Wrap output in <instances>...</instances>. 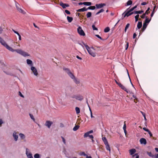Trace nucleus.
<instances>
[{
  "label": "nucleus",
  "mask_w": 158,
  "mask_h": 158,
  "mask_svg": "<svg viewBox=\"0 0 158 158\" xmlns=\"http://www.w3.org/2000/svg\"><path fill=\"white\" fill-rule=\"evenodd\" d=\"M10 51L12 52H16L17 53L20 54L24 57L29 56L30 55L28 53L23 51L21 49H14L10 47Z\"/></svg>",
  "instance_id": "obj_1"
},
{
  "label": "nucleus",
  "mask_w": 158,
  "mask_h": 158,
  "mask_svg": "<svg viewBox=\"0 0 158 158\" xmlns=\"http://www.w3.org/2000/svg\"><path fill=\"white\" fill-rule=\"evenodd\" d=\"M86 49L89 53L93 57L96 56V53L93 52V50H95L93 47H89L88 46H86Z\"/></svg>",
  "instance_id": "obj_2"
},
{
  "label": "nucleus",
  "mask_w": 158,
  "mask_h": 158,
  "mask_svg": "<svg viewBox=\"0 0 158 158\" xmlns=\"http://www.w3.org/2000/svg\"><path fill=\"white\" fill-rule=\"evenodd\" d=\"M63 70L72 79L74 78V77H75V76L71 72L69 69L65 67H64L63 68Z\"/></svg>",
  "instance_id": "obj_3"
},
{
  "label": "nucleus",
  "mask_w": 158,
  "mask_h": 158,
  "mask_svg": "<svg viewBox=\"0 0 158 158\" xmlns=\"http://www.w3.org/2000/svg\"><path fill=\"white\" fill-rule=\"evenodd\" d=\"M0 42L2 45L5 47L7 49L10 50V47L6 44V42L0 37Z\"/></svg>",
  "instance_id": "obj_4"
},
{
  "label": "nucleus",
  "mask_w": 158,
  "mask_h": 158,
  "mask_svg": "<svg viewBox=\"0 0 158 158\" xmlns=\"http://www.w3.org/2000/svg\"><path fill=\"white\" fill-rule=\"evenodd\" d=\"M73 98H75L76 100L81 101L83 99V96L80 94H76L73 96Z\"/></svg>",
  "instance_id": "obj_5"
},
{
  "label": "nucleus",
  "mask_w": 158,
  "mask_h": 158,
  "mask_svg": "<svg viewBox=\"0 0 158 158\" xmlns=\"http://www.w3.org/2000/svg\"><path fill=\"white\" fill-rule=\"evenodd\" d=\"M15 6L19 12L22 13L23 14H25L26 12L19 7L20 5L18 3H16Z\"/></svg>",
  "instance_id": "obj_6"
},
{
  "label": "nucleus",
  "mask_w": 158,
  "mask_h": 158,
  "mask_svg": "<svg viewBox=\"0 0 158 158\" xmlns=\"http://www.w3.org/2000/svg\"><path fill=\"white\" fill-rule=\"evenodd\" d=\"M77 30L78 33L81 35L84 36L85 35V32L81 27H79L77 28Z\"/></svg>",
  "instance_id": "obj_7"
},
{
  "label": "nucleus",
  "mask_w": 158,
  "mask_h": 158,
  "mask_svg": "<svg viewBox=\"0 0 158 158\" xmlns=\"http://www.w3.org/2000/svg\"><path fill=\"white\" fill-rule=\"evenodd\" d=\"M31 69L32 72L34 74L35 76H38V73L37 72V70L35 67L33 66H32L31 68Z\"/></svg>",
  "instance_id": "obj_8"
},
{
  "label": "nucleus",
  "mask_w": 158,
  "mask_h": 158,
  "mask_svg": "<svg viewBox=\"0 0 158 158\" xmlns=\"http://www.w3.org/2000/svg\"><path fill=\"white\" fill-rule=\"evenodd\" d=\"M52 124V122L48 120L46 121L45 123V125L48 128H50Z\"/></svg>",
  "instance_id": "obj_9"
},
{
  "label": "nucleus",
  "mask_w": 158,
  "mask_h": 158,
  "mask_svg": "<svg viewBox=\"0 0 158 158\" xmlns=\"http://www.w3.org/2000/svg\"><path fill=\"white\" fill-rule=\"evenodd\" d=\"M128 9L129 8L127 9V10L125 11L126 15H127V17H128L134 14L133 12H131L129 10H128Z\"/></svg>",
  "instance_id": "obj_10"
},
{
  "label": "nucleus",
  "mask_w": 158,
  "mask_h": 158,
  "mask_svg": "<svg viewBox=\"0 0 158 158\" xmlns=\"http://www.w3.org/2000/svg\"><path fill=\"white\" fill-rule=\"evenodd\" d=\"M18 134V132H14L13 134V138H14V139L15 141H16L18 138V136L17 134Z\"/></svg>",
  "instance_id": "obj_11"
},
{
  "label": "nucleus",
  "mask_w": 158,
  "mask_h": 158,
  "mask_svg": "<svg viewBox=\"0 0 158 158\" xmlns=\"http://www.w3.org/2000/svg\"><path fill=\"white\" fill-rule=\"evenodd\" d=\"M106 4L105 3H101L99 4H96L95 6L97 9H100L106 6Z\"/></svg>",
  "instance_id": "obj_12"
},
{
  "label": "nucleus",
  "mask_w": 158,
  "mask_h": 158,
  "mask_svg": "<svg viewBox=\"0 0 158 158\" xmlns=\"http://www.w3.org/2000/svg\"><path fill=\"white\" fill-rule=\"evenodd\" d=\"M28 149L27 148L26 149V154L27 156V157L28 158H33L32 156V154L30 153H29L28 152Z\"/></svg>",
  "instance_id": "obj_13"
},
{
  "label": "nucleus",
  "mask_w": 158,
  "mask_h": 158,
  "mask_svg": "<svg viewBox=\"0 0 158 158\" xmlns=\"http://www.w3.org/2000/svg\"><path fill=\"white\" fill-rule=\"evenodd\" d=\"M60 5L64 9L66 8V7H68L69 6V4L64 3L61 2H60Z\"/></svg>",
  "instance_id": "obj_14"
},
{
  "label": "nucleus",
  "mask_w": 158,
  "mask_h": 158,
  "mask_svg": "<svg viewBox=\"0 0 158 158\" xmlns=\"http://www.w3.org/2000/svg\"><path fill=\"white\" fill-rule=\"evenodd\" d=\"M141 144L145 145L147 143V142L146 139L144 138H142L139 140Z\"/></svg>",
  "instance_id": "obj_15"
},
{
  "label": "nucleus",
  "mask_w": 158,
  "mask_h": 158,
  "mask_svg": "<svg viewBox=\"0 0 158 158\" xmlns=\"http://www.w3.org/2000/svg\"><path fill=\"white\" fill-rule=\"evenodd\" d=\"M148 25V24L144 22L143 23V27L141 29V31L142 32L143 31L145 30V29H146V28L147 27Z\"/></svg>",
  "instance_id": "obj_16"
},
{
  "label": "nucleus",
  "mask_w": 158,
  "mask_h": 158,
  "mask_svg": "<svg viewBox=\"0 0 158 158\" xmlns=\"http://www.w3.org/2000/svg\"><path fill=\"white\" fill-rule=\"evenodd\" d=\"M12 47L15 48H17V47H20V46L19 44H18L17 42H14L12 45Z\"/></svg>",
  "instance_id": "obj_17"
},
{
  "label": "nucleus",
  "mask_w": 158,
  "mask_h": 158,
  "mask_svg": "<svg viewBox=\"0 0 158 158\" xmlns=\"http://www.w3.org/2000/svg\"><path fill=\"white\" fill-rule=\"evenodd\" d=\"M105 145L106 148V149L107 150H109V151L110 152V146H109V145L108 143H105Z\"/></svg>",
  "instance_id": "obj_18"
},
{
  "label": "nucleus",
  "mask_w": 158,
  "mask_h": 158,
  "mask_svg": "<svg viewBox=\"0 0 158 158\" xmlns=\"http://www.w3.org/2000/svg\"><path fill=\"white\" fill-rule=\"evenodd\" d=\"M120 88L123 89V90L125 91L127 93H129L130 91L128 90L123 85H122L121 86Z\"/></svg>",
  "instance_id": "obj_19"
},
{
  "label": "nucleus",
  "mask_w": 158,
  "mask_h": 158,
  "mask_svg": "<svg viewBox=\"0 0 158 158\" xmlns=\"http://www.w3.org/2000/svg\"><path fill=\"white\" fill-rule=\"evenodd\" d=\"M74 82L77 84H78L80 83V81L79 80H78L77 78L76 77H74V78L72 79Z\"/></svg>",
  "instance_id": "obj_20"
},
{
  "label": "nucleus",
  "mask_w": 158,
  "mask_h": 158,
  "mask_svg": "<svg viewBox=\"0 0 158 158\" xmlns=\"http://www.w3.org/2000/svg\"><path fill=\"white\" fill-rule=\"evenodd\" d=\"M20 138L22 140H24L25 139V136L22 133H20L19 134Z\"/></svg>",
  "instance_id": "obj_21"
},
{
  "label": "nucleus",
  "mask_w": 158,
  "mask_h": 158,
  "mask_svg": "<svg viewBox=\"0 0 158 158\" xmlns=\"http://www.w3.org/2000/svg\"><path fill=\"white\" fill-rule=\"evenodd\" d=\"M86 10H86V8L85 7H84L83 8H82L78 10H77V11L78 12H84V11H85Z\"/></svg>",
  "instance_id": "obj_22"
},
{
  "label": "nucleus",
  "mask_w": 158,
  "mask_h": 158,
  "mask_svg": "<svg viewBox=\"0 0 158 158\" xmlns=\"http://www.w3.org/2000/svg\"><path fill=\"white\" fill-rule=\"evenodd\" d=\"M136 150L135 149H132L129 150L130 153L131 155H132L136 152Z\"/></svg>",
  "instance_id": "obj_23"
},
{
  "label": "nucleus",
  "mask_w": 158,
  "mask_h": 158,
  "mask_svg": "<svg viewBox=\"0 0 158 158\" xmlns=\"http://www.w3.org/2000/svg\"><path fill=\"white\" fill-rule=\"evenodd\" d=\"M142 26V22H139L137 25V27L138 29L140 28Z\"/></svg>",
  "instance_id": "obj_24"
},
{
  "label": "nucleus",
  "mask_w": 158,
  "mask_h": 158,
  "mask_svg": "<svg viewBox=\"0 0 158 158\" xmlns=\"http://www.w3.org/2000/svg\"><path fill=\"white\" fill-rule=\"evenodd\" d=\"M143 12V11L142 10L133 11V13L134 14H140Z\"/></svg>",
  "instance_id": "obj_25"
},
{
  "label": "nucleus",
  "mask_w": 158,
  "mask_h": 158,
  "mask_svg": "<svg viewBox=\"0 0 158 158\" xmlns=\"http://www.w3.org/2000/svg\"><path fill=\"white\" fill-rule=\"evenodd\" d=\"M27 63L28 64H30L31 66L33 65L32 61L30 59L27 60Z\"/></svg>",
  "instance_id": "obj_26"
},
{
  "label": "nucleus",
  "mask_w": 158,
  "mask_h": 158,
  "mask_svg": "<svg viewBox=\"0 0 158 158\" xmlns=\"http://www.w3.org/2000/svg\"><path fill=\"white\" fill-rule=\"evenodd\" d=\"M67 18L68 22L69 23L71 22L72 21H73V18L72 17H70L69 16H67Z\"/></svg>",
  "instance_id": "obj_27"
},
{
  "label": "nucleus",
  "mask_w": 158,
  "mask_h": 158,
  "mask_svg": "<svg viewBox=\"0 0 158 158\" xmlns=\"http://www.w3.org/2000/svg\"><path fill=\"white\" fill-rule=\"evenodd\" d=\"M151 18H150V19H149L148 18H147V17H146V19L144 22L147 23L148 24V23L150 22L151 20Z\"/></svg>",
  "instance_id": "obj_28"
},
{
  "label": "nucleus",
  "mask_w": 158,
  "mask_h": 158,
  "mask_svg": "<svg viewBox=\"0 0 158 158\" xmlns=\"http://www.w3.org/2000/svg\"><path fill=\"white\" fill-rule=\"evenodd\" d=\"M84 5L85 6H89L92 5V3L90 2H84Z\"/></svg>",
  "instance_id": "obj_29"
},
{
  "label": "nucleus",
  "mask_w": 158,
  "mask_h": 158,
  "mask_svg": "<svg viewBox=\"0 0 158 158\" xmlns=\"http://www.w3.org/2000/svg\"><path fill=\"white\" fill-rule=\"evenodd\" d=\"M102 140L103 141L104 144L106 143H108V142L106 138V137H103L102 138Z\"/></svg>",
  "instance_id": "obj_30"
},
{
  "label": "nucleus",
  "mask_w": 158,
  "mask_h": 158,
  "mask_svg": "<svg viewBox=\"0 0 158 158\" xmlns=\"http://www.w3.org/2000/svg\"><path fill=\"white\" fill-rule=\"evenodd\" d=\"M75 110L77 114H78L80 112V108L78 107H77L75 108Z\"/></svg>",
  "instance_id": "obj_31"
},
{
  "label": "nucleus",
  "mask_w": 158,
  "mask_h": 158,
  "mask_svg": "<svg viewBox=\"0 0 158 158\" xmlns=\"http://www.w3.org/2000/svg\"><path fill=\"white\" fill-rule=\"evenodd\" d=\"M147 154L150 157L153 158L154 157V155H153L151 152H147Z\"/></svg>",
  "instance_id": "obj_32"
},
{
  "label": "nucleus",
  "mask_w": 158,
  "mask_h": 158,
  "mask_svg": "<svg viewBox=\"0 0 158 158\" xmlns=\"http://www.w3.org/2000/svg\"><path fill=\"white\" fill-rule=\"evenodd\" d=\"M110 30V28L109 27H107L104 30V31L105 32H107Z\"/></svg>",
  "instance_id": "obj_33"
},
{
  "label": "nucleus",
  "mask_w": 158,
  "mask_h": 158,
  "mask_svg": "<svg viewBox=\"0 0 158 158\" xmlns=\"http://www.w3.org/2000/svg\"><path fill=\"white\" fill-rule=\"evenodd\" d=\"M130 26V24L129 23H127L125 27L124 31L125 32H126L127 31V29L129 28Z\"/></svg>",
  "instance_id": "obj_34"
},
{
  "label": "nucleus",
  "mask_w": 158,
  "mask_h": 158,
  "mask_svg": "<svg viewBox=\"0 0 158 158\" xmlns=\"http://www.w3.org/2000/svg\"><path fill=\"white\" fill-rule=\"evenodd\" d=\"M132 2L131 0H129L128 1V2H127V6L131 5V4H132Z\"/></svg>",
  "instance_id": "obj_35"
},
{
  "label": "nucleus",
  "mask_w": 158,
  "mask_h": 158,
  "mask_svg": "<svg viewBox=\"0 0 158 158\" xmlns=\"http://www.w3.org/2000/svg\"><path fill=\"white\" fill-rule=\"evenodd\" d=\"M79 126H75L73 128V130L74 131H76L79 128Z\"/></svg>",
  "instance_id": "obj_36"
},
{
  "label": "nucleus",
  "mask_w": 158,
  "mask_h": 158,
  "mask_svg": "<svg viewBox=\"0 0 158 158\" xmlns=\"http://www.w3.org/2000/svg\"><path fill=\"white\" fill-rule=\"evenodd\" d=\"M92 13L91 12H88L86 14V16L87 18L90 17L91 16Z\"/></svg>",
  "instance_id": "obj_37"
},
{
  "label": "nucleus",
  "mask_w": 158,
  "mask_h": 158,
  "mask_svg": "<svg viewBox=\"0 0 158 158\" xmlns=\"http://www.w3.org/2000/svg\"><path fill=\"white\" fill-rule=\"evenodd\" d=\"M79 155L81 156H87V155L85 154V152H80L79 153Z\"/></svg>",
  "instance_id": "obj_38"
},
{
  "label": "nucleus",
  "mask_w": 158,
  "mask_h": 158,
  "mask_svg": "<svg viewBox=\"0 0 158 158\" xmlns=\"http://www.w3.org/2000/svg\"><path fill=\"white\" fill-rule=\"evenodd\" d=\"M139 15H137L135 16V22H136L138 21V20L139 19Z\"/></svg>",
  "instance_id": "obj_39"
},
{
  "label": "nucleus",
  "mask_w": 158,
  "mask_h": 158,
  "mask_svg": "<svg viewBox=\"0 0 158 158\" xmlns=\"http://www.w3.org/2000/svg\"><path fill=\"white\" fill-rule=\"evenodd\" d=\"M89 133L87 132L86 133H85L84 135V138H86L87 137L89 136Z\"/></svg>",
  "instance_id": "obj_40"
},
{
  "label": "nucleus",
  "mask_w": 158,
  "mask_h": 158,
  "mask_svg": "<svg viewBox=\"0 0 158 158\" xmlns=\"http://www.w3.org/2000/svg\"><path fill=\"white\" fill-rule=\"evenodd\" d=\"M34 157L35 158H40V155L39 154H35L34 155Z\"/></svg>",
  "instance_id": "obj_41"
},
{
  "label": "nucleus",
  "mask_w": 158,
  "mask_h": 158,
  "mask_svg": "<svg viewBox=\"0 0 158 158\" xmlns=\"http://www.w3.org/2000/svg\"><path fill=\"white\" fill-rule=\"evenodd\" d=\"M137 7V6L136 5L134 7H133L132 8H131V9L129 10L131 12L133 10L135 9Z\"/></svg>",
  "instance_id": "obj_42"
},
{
  "label": "nucleus",
  "mask_w": 158,
  "mask_h": 158,
  "mask_svg": "<svg viewBox=\"0 0 158 158\" xmlns=\"http://www.w3.org/2000/svg\"><path fill=\"white\" fill-rule=\"evenodd\" d=\"M29 115L30 116V118L32 119L34 121H35V119L34 118V117L33 115L31 114H30Z\"/></svg>",
  "instance_id": "obj_43"
},
{
  "label": "nucleus",
  "mask_w": 158,
  "mask_h": 158,
  "mask_svg": "<svg viewBox=\"0 0 158 158\" xmlns=\"http://www.w3.org/2000/svg\"><path fill=\"white\" fill-rule=\"evenodd\" d=\"M92 27L94 30H98V29L95 27V25H93L92 26Z\"/></svg>",
  "instance_id": "obj_44"
},
{
  "label": "nucleus",
  "mask_w": 158,
  "mask_h": 158,
  "mask_svg": "<svg viewBox=\"0 0 158 158\" xmlns=\"http://www.w3.org/2000/svg\"><path fill=\"white\" fill-rule=\"evenodd\" d=\"M123 130H126V121H124V124L123 125Z\"/></svg>",
  "instance_id": "obj_45"
},
{
  "label": "nucleus",
  "mask_w": 158,
  "mask_h": 158,
  "mask_svg": "<svg viewBox=\"0 0 158 158\" xmlns=\"http://www.w3.org/2000/svg\"><path fill=\"white\" fill-rule=\"evenodd\" d=\"M90 10H94L95 9V7L94 6H89Z\"/></svg>",
  "instance_id": "obj_46"
},
{
  "label": "nucleus",
  "mask_w": 158,
  "mask_h": 158,
  "mask_svg": "<svg viewBox=\"0 0 158 158\" xmlns=\"http://www.w3.org/2000/svg\"><path fill=\"white\" fill-rule=\"evenodd\" d=\"M126 43H127V44L126 46L125 50H127V48L128 47V46H129V43L128 42H126Z\"/></svg>",
  "instance_id": "obj_47"
},
{
  "label": "nucleus",
  "mask_w": 158,
  "mask_h": 158,
  "mask_svg": "<svg viewBox=\"0 0 158 158\" xmlns=\"http://www.w3.org/2000/svg\"><path fill=\"white\" fill-rule=\"evenodd\" d=\"M61 138L62 139V141H63V142L64 143V144H66V141H65V139H64V138L62 136H61Z\"/></svg>",
  "instance_id": "obj_48"
},
{
  "label": "nucleus",
  "mask_w": 158,
  "mask_h": 158,
  "mask_svg": "<svg viewBox=\"0 0 158 158\" xmlns=\"http://www.w3.org/2000/svg\"><path fill=\"white\" fill-rule=\"evenodd\" d=\"M19 96H20L21 97H22V98H24L23 95L22 94L20 91H19Z\"/></svg>",
  "instance_id": "obj_49"
},
{
  "label": "nucleus",
  "mask_w": 158,
  "mask_h": 158,
  "mask_svg": "<svg viewBox=\"0 0 158 158\" xmlns=\"http://www.w3.org/2000/svg\"><path fill=\"white\" fill-rule=\"evenodd\" d=\"M148 2H143L141 3V5L142 6L145 5L148 3Z\"/></svg>",
  "instance_id": "obj_50"
},
{
  "label": "nucleus",
  "mask_w": 158,
  "mask_h": 158,
  "mask_svg": "<svg viewBox=\"0 0 158 158\" xmlns=\"http://www.w3.org/2000/svg\"><path fill=\"white\" fill-rule=\"evenodd\" d=\"M146 15L144 13L142 15L140 16L141 17L142 19H144Z\"/></svg>",
  "instance_id": "obj_51"
},
{
  "label": "nucleus",
  "mask_w": 158,
  "mask_h": 158,
  "mask_svg": "<svg viewBox=\"0 0 158 158\" xmlns=\"http://www.w3.org/2000/svg\"><path fill=\"white\" fill-rule=\"evenodd\" d=\"M65 12L67 14H68V15H69L70 14V12H69V10H65Z\"/></svg>",
  "instance_id": "obj_52"
},
{
  "label": "nucleus",
  "mask_w": 158,
  "mask_h": 158,
  "mask_svg": "<svg viewBox=\"0 0 158 158\" xmlns=\"http://www.w3.org/2000/svg\"><path fill=\"white\" fill-rule=\"evenodd\" d=\"M3 123V121L1 119H0V127L2 126V124Z\"/></svg>",
  "instance_id": "obj_53"
},
{
  "label": "nucleus",
  "mask_w": 158,
  "mask_h": 158,
  "mask_svg": "<svg viewBox=\"0 0 158 158\" xmlns=\"http://www.w3.org/2000/svg\"><path fill=\"white\" fill-rule=\"evenodd\" d=\"M95 36L98 38L100 39L101 40H103V39L98 35H96Z\"/></svg>",
  "instance_id": "obj_54"
},
{
  "label": "nucleus",
  "mask_w": 158,
  "mask_h": 158,
  "mask_svg": "<svg viewBox=\"0 0 158 158\" xmlns=\"http://www.w3.org/2000/svg\"><path fill=\"white\" fill-rule=\"evenodd\" d=\"M143 129L144 130V131H147V132H148L149 131V129H148L146 128L145 127H143Z\"/></svg>",
  "instance_id": "obj_55"
},
{
  "label": "nucleus",
  "mask_w": 158,
  "mask_h": 158,
  "mask_svg": "<svg viewBox=\"0 0 158 158\" xmlns=\"http://www.w3.org/2000/svg\"><path fill=\"white\" fill-rule=\"evenodd\" d=\"M148 134H149V135H150V137H152V133L151 132L149 131L148 132Z\"/></svg>",
  "instance_id": "obj_56"
},
{
  "label": "nucleus",
  "mask_w": 158,
  "mask_h": 158,
  "mask_svg": "<svg viewBox=\"0 0 158 158\" xmlns=\"http://www.w3.org/2000/svg\"><path fill=\"white\" fill-rule=\"evenodd\" d=\"M153 158H158V154H156L155 155H154Z\"/></svg>",
  "instance_id": "obj_57"
},
{
  "label": "nucleus",
  "mask_w": 158,
  "mask_h": 158,
  "mask_svg": "<svg viewBox=\"0 0 158 158\" xmlns=\"http://www.w3.org/2000/svg\"><path fill=\"white\" fill-rule=\"evenodd\" d=\"M135 156L136 157L135 158H139V156L137 154H135L133 156Z\"/></svg>",
  "instance_id": "obj_58"
},
{
  "label": "nucleus",
  "mask_w": 158,
  "mask_h": 158,
  "mask_svg": "<svg viewBox=\"0 0 158 158\" xmlns=\"http://www.w3.org/2000/svg\"><path fill=\"white\" fill-rule=\"evenodd\" d=\"M122 15H123V18H124L126 16H127V15H126V14H125V12H124L123 14H122Z\"/></svg>",
  "instance_id": "obj_59"
},
{
  "label": "nucleus",
  "mask_w": 158,
  "mask_h": 158,
  "mask_svg": "<svg viewBox=\"0 0 158 158\" xmlns=\"http://www.w3.org/2000/svg\"><path fill=\"white\" fill-rule=\"evenodd\" d=\"M150 11H148L147 10H146V12L144 13V14L146 15H148Z\"/></svg>",
  "instance_id": "obj_60"
},
{
  "label": "nucleus",
  "mask_w": 158,
  "mask_h": 158,
  "mask_svg": "<svg viewBox=\"0 0 158 158\" xmlns=\"http://www.w3.org/2000/svg\"><path fill=\"white\" fill-rule=\"evenodd\" d=\"M136 36V34L135 33H134L133 34V39H135V38Z\"/></svg>",
  "instance_id": "obj_61"
},
{
  "label": "nucleus",
  "mask_w": 158,
  "mask_h": 158,
  "mask_svg": "<svg viewBox=\"0 0 158 158\" xmlns=\"http://www.w3.org/2000/svg\"><path fill=\"white\" fill-rule=\"evenodd\" d=\"M16 34H17L18 35H19V33L17 31H15V30H14L13 29L12 30Z\"/></svg>",
  "instance_id": "obj_62"
},
{
  "label": "nucleus",
  "mask_w": 158,
  "mask_h": 158,
  "mask_svg": "<svg viewBox=\"0 0 158 158\" xmlns=\"http://www.w3.org/2000/svg\"><path fill=\"white\" fill-rule=\"evenodd\" d=\"M104 11V10L103 9H101L99 11V12L100 13H101V12H103Z\"/></svg>",
  "instance_id": "obj_63"
},
{
  "label": "nucleus",
  "mask_w": 158,
  "mask_h": 158,
  "mask_svg": "<svg viewBox=\"0 0 158 158\" xmlns=\"http://www.w3.org/2000/svg\"><path fill=\"white\" fill-rule=\"evenodd\" d=\"M117 84L120 87L123 85L120 82L118 83H117Z\"/></svg>",
  "instance_id": "obj_64"
}]
</instances>
